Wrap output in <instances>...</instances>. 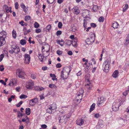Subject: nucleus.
I'll return each instance as SVG.
<instances>
[{
	"label": "nucleus",
	"instance_id": "2",
	"mask_svg": "<svg viewBox=\"0 0 129 129\" xmlns=\"http://www.w3.org/2000/svg\"><path fill=\"white\" fill-rule=\"evenodd\" d=\"M56 104L53 103L49 106L48 108L47 109V111L50 113H53L56 111Z\"/></svg>",
	"mask_w": 129,
	"mask_h": 129
},
{
	"label": "nucleus",
	"instance_id": "55",
	"mask_svg": "<svg viewBox=\"0 0 129 129\" xmlns=\"http://www.w3.org/2000/svg\"><path fill=\"white\" fill-rule=\"evenodd\" d=\"M20 6L21 7L22 9H23L24 8H26V6L23 3H22L21 4Z\"/></svg>",
	"mask_w": 129,
	"mask_h": 129
},
{
	"label": "nucleus",
	"instance_id": "30",
	"mask_svg": "<svg viewBox=\"0 0 129 129\" xmlns=\"http://www.w3.org/2000/svg\"><path fill=\"white\" fill-rule=\"evenodd\" d=\"M20 43L22 45H24L26 43V41L24 39H22L20 41Z\"/></svg>",
	"mask_w": 129,
	"mask_h": 129
},
{
	"label": "nucleus",
	"instance_id": "61",
	"mask_svg": "<svg viewBox=\"0 0 129 129\" xmlns=\"http://www.w3.org/2000/svg\"><path fill=\"white\" fill-rule=\"evenodd\" d=\"M26 117V119L23 118L22 119V122H25V121H26L27 120H29L28 118V117H27V116Z\"/></svg>",
	"mask_w": 129,
	"mask_h": 129
},
{
	"label": "nucleus",
	"instance_id": "35",
	"mask_svg": "<svg viewBox=\"0 0 129 129\" xmlns=\"http://www.w3.org/2000/svg\"><path fill=\"white\" fill-rule=\"evenodd\" d=\"M84 93V91L82 88H81L79 91L78 94H79L81 95H82Z\"/></svg>",
	"mask_w": 129,
	"mask_h": 129
},
{
	"label": "nucleus",
	"instance_id": "32",
	"mask_svg": "<svg viewBox=\"0 0 129 129\" xmlns=\"http://www.w3.org/2000/svg\"><path fill=\"white\" fill-rule=\"evenodd\" d=\"M128 5L127 4L125 5V6L124 7L123 9V12H125L127 9L128 8Z\"/></svg>",
	"mask_w": 129,
	"mask_h": 129
},
{
	"label": "nucleus",
	"instance_id": "16",
	"mask_svg": "<svg viewBox=\"0 0 129 129\" xmlns=\"http://www.w3.org/2000/svg\"><path fill=\"white\" fill-rule=\"evenodd\" d=\"M77 124L79 125H82L84 123V120L83 119H78L76 121Z\"/></svg>",
	"mask_w": 129,
	"mask_h": 129
},
{
	"label": "nucleus",
	"instance_id": "1",
	"mask_svg": "<svg viewBox=\"0 0 129 129\" xmlns=\"http://www.w3.org/2000/svg\"><path fill=\"white\" fill-rule=\"evenodd\" d=\"M6 35V32L4 30L0 33V46H3L6 43L5 38Z\"/></svg>",
	"mask_w": 129,
	"mask_h": 129
},
{
	"label": "nucleus",
	"instance_id": "8",
	"mask_svg": "<svg viewBox=\"0 0 129 129\" xmlns=\"http://www.w3.org/2000/svg\"><path fill=\"white\" fill-rule=\"evenodd\" d=\"M11 50H13L14 53L16 54H18L20 51L19 48V46L17 45H13L11 46Z\"/></svg>",
	"mask_w": 129,
	"mask_h": 129
},
{
	"label": "nucleus",
	"instance_id": "49",
	"mask_svg": "<svg viewBox=\"0 0 129 129\" xmlns=\"http://www.w3.org/2000/svg\"><path fill=\"white\" fill-rule=\"evenodd\" d=\"M22 101H20V102H19L18 104L16 105V106L17 107H19L22 104Z\"/></svg>",
	"mask_w": 129,
	"mask_h": 129
},
{
	"label": "nucleus",
	"instance_id": "45",
	"mask_svg": "<svg viewBox=\"0 0 129 129\" xmlns=\"http://www.w3.org/2000/svg\"><path fill=\"white\" fill-rule=\"evenodd\" d=\"M54 0H47V2L48 4H52L54 2Z\"/></svg>",
	"mask_w": 129,
	"mask_h": 129
},
{
	"label": "nucleus",
	"instance_id": "19",
	"mask_svg": "<svg viewBox=\"0 0 129 129\" xmlns=\"http://www.w3.org/2000/svg\"><path fill=\"white\" fill-rule=\"evenodd\" d=\"M73 9L74 12V13L76 15L80 13V11L78 8L77 7H74Z\"/></svg>",
	"mask_w": 129,
	"mask_h": 129
},
{
	"label": "nucleus",
	"instance_id": "54",
	"mask_svg": "<svg viewBox=\"0 0 129 129\" xmlns=\"http://www.w3.org/2000/svg\"><path fill=\"white\" fill-rule=\"evenodd\" d=\"M41 31V29H36L35 30V32L37 33H39Z\"/></svg>",
	"mask_w": 129,
	"mask_h": 129
},
{
	"label": "nucleus",
	"instance_id": "31",
	"mask_svg": "<svg viewBox=\"0 0 129 129\" xmlns=\"http://www.w3.org/2000/svg\"><path fill=\"white\" fill-rule=\"evenodd\" d=\"M129 67V64L127 63H126L124 67L123 68V69L125 71Z\"/></svg>",
	"mask_w": 129,
	"mask_h": 129
},
{
	"label": "nucleus",
	"instance_id": "29",
	"mask_svg": "<svg viewBox=\"0 0 129 129\" xmlns=\"http://www.w3.org/2000/svg\"><path fill=\"white\" fill-rule=\"evenodd\" d=\"M49 87L51 88H54L55 89L57 87L55 85L51 84H49Z\"/></svg>",
	"mask_w": 129,
	"mask_h": 129
},
{
	"label": "nucleus",
	"instance_id": "22",
	"mask_svg": "<svg viewBox=\"0 0 129 129\" xmlns=\"http://www.w3.org/2000/svg\"><path fill=\"white\" fill-rule=\"evenodd\" d=\"M119 26V24L117 22H114L112 23V27L114 28H118V26Z\"/></svg>",
	"mask_w": 129,
	"mask_h": 129
},
{
	"label": "nucleus",
	"instance_id": "21",
	"mask_svg": "<svg viewBox=\"0 0 129 129\" xmlns=\"http://www.w3.org/2000/svg\"><path fill=\"white\" fill-rule=\"evenodd\" d=\"M125 42L124 44L125 45H127L129 43V34L128 35L126 38V39L125 40Z\"/></svg>",
	"mask_w": 129,
	"mask_h": 129
},
{
	"label": "nucleus",
	"instance_id": "10",
	"mask_svg": "<svg viewBox=\"0 0 129 129\" xmlns=\"http://www.w3.org/2000/svg\"><path fill=\"white\" fill-rule=\"evenodd\" d=\"M85 82L86 84H85V86L88 89H91L92 85L91 83L89 80L88 79H86L85 80Z\"/></svg>",
	"mask_w": 129,
	"mask_h": 129
},
{
	"label": "nucleus",
	"instance_id": "40",
	"mask_svg": "<svg viewBox=\"0 0 129 129\" xmlns=\"http://www.w3.org/2000/svg\"><path fill=\"white\" fill-rule=\"evenodd\" d=\"M25 20L26 21H27L29 20L30 19V17L29 16H26L25 17Z\"/></svg>",
	"mask_w": 129,
	"mask_h": 129
},
{
	"label": "nucleus",
	"instance_id": "17",
	"mask_svg": "<svg viewBox=\"0 0 129 129\" xmlns=\"http://www.w3.org/2000/svg\"><path fill=\"white\" fill-rule=\"evenodd\" d=\"M88 23L87 20L86 19H84L83 20V26L84 28V30L87 29V25Z\"/></svg>",
	"mask_w": 129,
	"mask_h": 129
},
{
	"label": "nucleus",
	"instance_id": "36",
	"mask_svg": "<svg viewBox=\"0 0 129 129\" xmlns=\"http://www.w3.org/2000/svg\"><path fill=\"white\" fill-rule=\"evenodd\" d=\"M66 44V45L70 46L71 44H72V41L70 40H68L67 41V42Z\"/></svg>",
	"mask_w": 129,
	"mask_h": 129
},
{
	"label": "nucleus",
	"instance_id": "51",
	"mask_svg": "<svg viewBox=\"0 0 129 129\" xmlns=\"http://www.w3.org/2000/svg\"><path fill=\"white\" fill-rule=\"evenodd\" d=\"M4 68L3 65H1L0 66V70L1 71H3L4 70Z\"/></svg>",
	"mask_w": 129,
	"mask_h": 129
},
{
	"label": "nucleus",
	"instance_id": "48",
	"mask_svg": "<svg viewBox=\"0 0 129 129\" xmlns=\"http://www.w3.org/2000/svg\"><path fill=\"white\" fill-rule=\"evenodd\" d=\"M62 33V32L61 31L58 30L57 31L56 33V35L57 36H58L60 35Z\"/></svg>",
	"mask_w": 129,
	"mask_h": 129
},
{
	"label": "nucleus",
	"instance_id": "44",
	"mask_svg": "<svg viewBox=\"0 0 129 129\" xmlns=\"http://www.w3.org/2000/svg\"><path fill=\"white\" fill-rule=\"evenodd\" d=\"M90 26L91 27H96V25L95 23H91L90 24Z\"/></svg>",
	"mask_w": 129,
	"mask_h": 129
},
{
	"label": "nucleus",
	"instance_id": "27",
	"mask_svg": "<svg viewBox=\"0 0 129 129\" xmlns=\"http://www.w3.org/2000/svg\"><path fill=\"white\" fill-rule=\"evenodd\" d=\"M38 55L39 59L40 60V61L41 62H43V59L44 57V56L42 55L41 54H39Z\"/></svg>",
	"mask_w": 129,
	"mask_h": 129
},
{
	"label": "nucleus",
	"instance_id": "15",
	"mask_svg": "<svg viewBox=\"0 0 129 129\" xmlns=\"http://www.w3.org/2000/svg\"><path fill=\"white\" fill-rule=\"evenodd\" d=\"M71 71L70 68L68 67H65L63 68L62 71L64 72V73H68V74H69Z\"/></svg>",
	"mask_w": 129,
	"mask_h": 129
},
{
	"label": "nucleus",
	"instance_id": "18",
	"mask_svg": "<svg viewBox=\"0 0 129 129\" xmlns=\"http://www.w3.org/2000/svg\"><path fill=\"white\" fill-rule=\"evenodd\" d=\"M118 74L119 72L118 70H116L113 73L112 75V76L113 78H116L118 77Z\"/></svg>",
	"mask_w": 129,
	"mask_h": 129
},
{
	"label": "nucleus",
	"instance_id": "62",
	"mask_svg": "<svg viewBox=\"0 0 129 129\" xmlns=\"http://www.w3.org/2000/svg\"><path fill=\"white\" fill-rule=\"evenodd\" d=\"M41 127L43 128H45L47 127V126L45 124H43L41 125Z\"/></svg>",
	"mask_w": 129,
	"mask_h": 129
},
{
	"label": "nucleus",
	"instance_id": "60",
	"mask_svg": "<svg viewBox=\"0 0 129 129\" xmlns=\"http://www.w3.org/2000/svg\"><path fill=\"white\" fill-rule=\"evenodd\" d=\"M57 53L58 55H60L62 54V52L59 50H58L57 51Z\"/></svg>",
	"mask_w": 129,
	"mask_h": 129
},
{
	"label": "nucleus",
	"instance_id": "13",
	"mask_svg": "<svg viewBox=\"0 0 129 129\" xmlns=\"http://www.w3.org/2000/svg\"><path fill=\"white\" fill-rule=\"evenodd\" d=\"M105 101V99L103 96L101 97L99 99H98L97 102V105L100 106V105L102 104Z\"/></svg>",
	"mask_w": 129,
	"mask_h": 129
},
{
	"label": "nucleus",
	"instance_id": "4",
	"mask_svg": "<svg viewBox=\"0 0 129 129\" xmlns=\"http://www.w3.org/2000/svg\"><path fill=\"white\" fill-rule=\"evenodd\" d=\"M16 73L17 77L22 79L24 78V77L25 75L24 71L21 69H17Z\"/></svg>",
	"mask_w": 129,
	"mask_h": 129
},
{
	"label": "nucleus",
	"instance_id": "7",
	"mask_svg": "<svg viewBox=\"0 0 129 129\" xmlns=\"http://www.w3.org/2000/svg\"><path fill=\"white\" fill-rule=\"evenodd\" d=\"M24 63L25 64H29L30 62V57L29 55L25 54L24 55Z\"/></svg>",
	"mask_w": 129,
	"mask_h": 129
},
{
	"label": "nucleus",
	"instance_id": "46",
	"mask_svg": "<svg viewBox=\"0 0 129 129\" xmlns=\"http://www.w3.org/2000/svg\"><path fill=\"white\" fill-rule=\"evenodd\" d=\"M46 48H47L48 49L47 50V49H45V51H46L47 52H48L50 50V47L49 46H47L46 47Z\"/></svg>",
	"mask_w": 129,
	"mask_h": 129
},
{
	"label": "nucleus",
	"instance_id": "6",
	"mask_svg": "<svg viewBox=\"0 0 129 129\" xmlns=\"http://www.w3.org/2000/svg\"><path fill=\"white\" fill-rule=\"evenodd\" d=\"M120 105V103L119 102H114L112 106L113 110L114 111H118L119 109V107Z\"/></svg>",
	"mask_w": 129,
	"mask_h": 129
},
{
	"label": "nucleus",
	"instance_id": "47",
	"mask_svg": "<svg viewBox=\"0 0 129 129\" xmlns=\"http://www.w3.org/2000/svg\"><path fill=\"white\" fill-rule=\"evenodd\" d=\"M19 5L18 2H16L15 3V8L16 9H18V8Z\"/></svg>",
	"mask_w": 129,
	"mask_h": 129
},
{
	"label": "nucleus",
	"instance_id": "52",
	"mask_svg": "<svg viewBox=\"0 0 129 129\" xmlns=\"http://www.w3.org/2000/svg\"><path fill=\"white\" fill-rule=\"evenodd\" d=\"M4 57V55L3 54H2L0 55V62H1L2 60Z\"/></svg>",
	"mask_w": 129,
	"mask_h": 129
},
{
	"label": "nucleus",
	"instance_id": "37",
	"mask_svg": "<svg viewBox=\"0 0 129 129\" xmlns=\"http://www.w3.org/2000/svg\"><path fill=\"white\" fill-rule=\"evenodd\" d=\"M44 88L42 87L41 88H40L38 86H37L35 88V89L36 90H39V91H41L44 89Z\"/></svg>",
	"mask_w": 129,
	"mask_h": 129
},
{
	"label": "nucleus",
	"instance_id": "58",
	"mask_svg": "<svg viewBox=\"0 0 129 129\" xmlns=\"http://www.w3.org/2000/svg\"><path fill=\"white\" fill-rule=\"evenodd\" d=\"M72 31L73 32H75L76 30V29L75 26H73L72 28Z\"/></svg>",
	"mask_w": 129,
	"mask_h": 129
},
{
	"label": "nucleus",
	"instance_id": "39",
	"mask_svg": "<svg viewBox=\"0 0 129 129\" xmlns=\"http://www.w3.org/2000/svg\"><path fill=\"white\" fill-rule=\"evenodd\" d=\"M27 97V96L23 94H22L20 96V99H26Z\"/></svg>",
	"mask_w": 129,
	"mask_h": 129
},
{
	"label": "nucleus",
	"instance_id": "20",
	"mask_svg": "<svg viewBox=\"0 0 129 129\" xmlns=\"http://www.w3.org/2000/svg\"><path fill=\"white\" fill-rule=\"evenodd\" d=\"M82 95H80L79 94H78L76 98V99L77 102L79 103L80 102L81 100L82 99Z\"/></svg>",
	"mask_w": 129,
	"mask_h": 129
},
{
	"label": "nucleus",
	"instance_id": "14",
	"mask_svg": "<svg viewBox=\"0 0 129 129\" xmlns=\"http://www.w3.org/2000/svg\"><path fill=\"white\" fill-rule=\"evenodd\" d=\"M67 118L66 116L65 115L60 116L58 117V119L59 120V122L62 123L65 121V119Z\"/></svg>",
	"mask_w": 129,
	"mask_h": 129
},
{
	"label": "nucleus",
	"instance_id": "34",
	"mask_svg": "<svg viewBox=\"0 0 129 129\" xmlns=\"http://www.w3.org/2000/svg\"><path fill=\"white\" fill-rule=\"evenodd\" d=\"M94 12H96L98 9V7L97 5H94L92 8Z\"/></svg>",
	"mask_w": 129,
	"mask_h": 129
},
{
	"label": "nucleus",
	"instance_id": "5",
	"mask_svg": "<svg viewBox=\"0 0 129 129\" xmlns=\"http://www.w3.org/2000/svg\"><path fill=\"white\" fill-rule=\"evenodd\" d=\"M95 35L94 33L91 35L90 38H87L85 40V42L87 44L90 45L92 44L94 42L95 40Z\"/></svg>",
	"mask_w": 129,
	"mask_h": 129
},
{
	"label": "nucleus",
	"instance_id": "53",
	"mask_svg": "<svg viewBox=\"0 0 129 129\" xmlns=\"http://www.w3.org/2000/svg\"><path fill=\"white\" fill-rule=\"evenodd\" d=\"M61 67V64L60 63H58L56 65V67L57 68H60Z\"/></svg>",
	"mask_w": 129,
	"mask_h": 129
},
{
	"label": "nucleus",
	"instance_id": "50",
	"mask_svg": "<svg viewBox=\"0 0 129 129\" xmlns=\"http://www.w3.org/2000/svg\"><path fill=\"white\" fill-rule=\"evenodd\" d=\"M128 91L127 90H126L123 93V94L125 96H126L128 94Z\"/></svg>",
	"mask_w": 129,
	"mask_h": 129
},
{
	"label": "nucleus",
	"instance_id": "33",
	"mask_svg": "<svg viewBox=\"0 0 129 129\" xmlns=\"http://www.w3.org/2000/svg\"><path fill=\"white\" fill-rule=\"evenodd\" d=\"M16 31L14 30L12 32V36L14 39H15L16 37Z\"/></svg>",
	"mask_w": 129,
	"mask_h": 129
},
{
	"label": "nucleus",
	"instance_id": "64",
	"mask_svg": "<svg viewBox=\"0 0 129 129\" xmlns=\"http://www.w3.org/2000/svg\"><path fill=\"white\" fill-rule=\"evenodd\" d=\"M20 89V87H18L16 88V90L17 91L19 92Z\"/></svg>",
	"mask_w": 129,
	"mask_h": 129
},
{
	"label": "nucleus",
	"instance_id": "59",
	"mask_svg": "<svg viewBox=\"0 0 129 129\" xmlns=\"http://www.w3.org/2000/svg\"><path fill=\"white\" fill-rule=\"evenodd\" d=\"M0 83H2L4 85H6V83L3 80H0Z\"/></svg>",
	"mask_w": 129,
	"mask_h": 129
},
{
	"label": "nucleus",
	"instance_id": "25",
	"mask_svg": "<svg viewBox=\"0 0 129 129\" xmlns=\"http://www.w3.org/2000/svg\"><path fill=\"white\" fill-rule=\"evenodd\" d=\"M11 81L12 82L11 83L12 84V85H13V86L15 85L17 83V81L16 79H13Z\"/></svg>",
	"mask_w": 129,
	"mask_h": 129
},
{
	"label": "nucleus",
	"instance_id": "41",
	"mask_svg": "<svg viewBox=\"0 0 129 129\" xmlns=\"http://www.w3.org/2000/svg\"><path fill=\"white\" fill-rule=\"evenodd\" d=\"M34 27L35 28H38L39 27L40 25L39 23L37 22H35L34 24Z\"/></svg>",
	"mask_w": 129,
	"mask_h": 129
},
{
	"label": "nucleus",
	"instance_id": "56",
	"mask_svg": "<svg viewBox=\"0 0 129 129\" xmlns=\"http://www.w3.org/2000/svg\"><path fill=\"white\" fill-rule=\"evenodd\" d=\"M51 25L50 24L48 25L46 27V28L48 30H50L51 29Z\"/></svg>",
	"mask_w": 129,
	"mask_h": 129
},
{
	"label": "nucleus",
	"instance_id": "63",
	"mask_svg": "<svg viewBox=\"0 0 129 129\" xmlns=\"http://www.w3.org/2000/svg\"><path fill=\"white\" fill-rule=\"evenodd\" d=\"M100 116V115L98 113L95 114L94 115L95 117L98 118Z\"/></svg>",
	"mask_w": 129,
	"mask_h": 129
},
{
	"label": "nucleus",
	"instance_id": "3",
	"mask_svg": "<svg viewBox=\"0 0 129 129\" xmlns=\"http://www.w3.org/2000/svg\"><path fill=\"white\" fill-rule=\"evenodd\" d=\"M110 64V61H109V60H107L104 62L103 64V70L106 73L108 72L109 70Z\"/></svg>",
	"mask_w": 129,
	"mask_h": 129
},
{
	"label": "nucleus",
	"instance_id": "42",
	"mask_svg": "<svg viewBox=\"0 0 129 129\" xmlns=\"http://www.w3.org/2000/svg\"><path fill=\"white\" fill-rule=\"evenodd\" d=\"M104 18L103 17H101L99 19V21L100 22H102L104 21Z\"/></svg>",
	"mask_w": 129,
	"mask_h": 129
},
{
	"label": "nucleus",
	"instance_id": "38",
	"mask_svg": "<svg viewBox=\"0 0 129 129\" xmlns=\"http://www.w3.org/2000/svg\"><path fill=\"white\" fill-rule=\"evenodd\" d=\"M17 114L18 115V117L23 116V114L21 113L19 111H18L17 112Z\"/></svg>",
	"mask_w": 129,
	"mask_h": 129
},
{
	"label": "nucleus",
	"instance_id": "9",
	"mask_svg": "<svg viewBox=\"0 0 129 129\" xmlns=\"http://www.w3.org/2000/svg\"><path fill=\"white\" fill-rule=\"evenodd\" d=\"M26 87L27 89H32L34 87V83L32 82H27L26 84Z\"/></svg>",
	"mask_w": 129,
	"mask_h": 129
},
{
	"label": "nucleus",
	"instance_id": "23",
	"mask_svg": "<svg viewBox=\"0 0 129 129\" xmlns=\"http://www.w3.org/2000/svg\"><path fill=\"white\" fill-rule=\"evenodd\" d=\"M72 44L74 46L76 47L77 46V39L75 38L74 39L73 41H72Z\"/></svg>",
	"mask_w": 129,
	"mask_h": 129
},
{
	"label": "nucleus",
	"instance_id": "11",
	"mask_svg": "<svg viewBox=\"0 0 129 129\" xmlns=\"http://www.w3.org/2000/svg\"><path fill=\"white\" fill-rule=\"evenodd\" d=\"M61 73V77L63 79H66L68 77L69 74H68V73H64L62 71Z\"/></svg>",
	"mask_w": 129,
	"mask_h": 129
},
{
	"label": "nucleus",
	"instance_id": "24",
	"mask_svg": "<svg viewBox=\"0 0 129 129\" xmlns=\"http://www.w3.org/2000/svg\"><path fill=\"white\" fill-rule=\"evenodd\" d=\"M57 42L61 46H62L64 43V41L62 39L61 40H58L57 41Z\"/></svg>",
	"mask_w": 129,
	"mask_h": 129
},
{
	"label": "nucleus",
	"instance_id": "28",
	"mask_svg": "<svg viewBox=\"0 0 129 129\" xmlns=\"http://www.w3.org/2000/svg\"><path fill=\"white\" fill-rule=\"evenodd\" d=\"M95 106V104L94 103H93L91 106L89 110L90 112H91L94 109Z\"/></svg>",
	"mask_w": 129,
	"mask_h": 129
},
{
	"label": "nucleus",
	"instance_id": "12",
	"mask_svg": "<svg viewBox=\"0 0 129 129\" xmlns=\"http://www.w3.org/2000/svg\"><path fill=\"white\" fill-rule=\"evenodd\" d=\"M38 102V99L36 98L29 101V104L31 106H34Z\"/></svg>",
	"mask_w": 129,
	"mask_h": 129
},
{
	"label": "nucleus",
	"instance_id": "26",
	"mask_svg": "<svg viewBox=\"0 0 129 129\" xmlns=\"http://www.w3.org/2000/svg\"><path fill=\"white\" fill-rule=\"evenodd\" d=\"M25 113L26 114L29 115L30 113V109L29 108H27L25 109Z\"/></svg>",
	"mask_w": 129,
	"mask_h": 129
},
{
	"label": "nucleus",
	"instance_id": "43",
	"mask_svg": "<svg viewBox=\"0 0 129 129\" xmlns=\"http://www.w3.org/2000/svg\"><path fill=\"white\" fill-rule=\"evenodd\" d=\"M62 24L61 22H59L58 24V27L59 28H62Z\"/></svg>",
	"mask_w": 129,
	"mask_h": 129
},
{
	"label": "nucleus",
	"instance_id": "57",
	"mask_svg": "<svg viewBox=\"0 0 129 129\" xmlns=\"http://www.w3.org/2000/svg\"><path fill=\"white\" fill-rule=\"evenodd\" d=\"M31 77L33 79H35L36 78V76L34 74H32L31 75Z\"/></svg>",
	"mask_w": 129,
	"mask_h": 129
}]
</instances>
